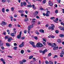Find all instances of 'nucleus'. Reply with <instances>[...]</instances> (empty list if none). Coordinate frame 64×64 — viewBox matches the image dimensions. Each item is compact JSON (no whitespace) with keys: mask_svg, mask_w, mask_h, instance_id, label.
<instances>
[{"mask_svg":"<svg viewBox=\"0 0 64 64\" xmlns=\"http://www.w3.org/2000/svg\"><path fill=\"white\" fill-rule=\"evenodd\" d=\"M36 46L38 47H42L43 46V44L41 43L38 42Z\"/></svg>","mask_w":64,"mask_h":64,"instance_id":"obj_1","label":"nucleus"},{"mask_svg":"<svg viewBox=\"0 0 64 64\" xmlns=\"http://www.w3.org/2000/svg\"><path fill=\"white\" fill-rule=\"evenodd\" d=\"M48 45L50 46H52V47H54V46H56V44L55 43H52V44L50 43H49L48 42Z\"/></svg>","mask_w":64,"mask_h":64,"instance_id":"obj_2","label":"nucleus"},{"mask_svg":"<svg viewBox=\"0 0 64 64\" xmlns=\"http://www.w3.org/2000/svg\"><path fill=\"white\" fill-rule=\"evenodd\" d=\"M35 20H36V19L35 18H33L32 19V25H35V23H36Z\"/></svg>","mask_w":64,"mask_h":64,"instance_id":"obj_3","label":"nucleus"},{"mask_svg":"<svg viewBox=\"0 0 64 64\" xmlns=\"http://www.w3.org/2000/svg\"><path fill=\"white\" fill-rule=\"evenodd\" d=\"M22 34V32L21 31L20 32V34H19L17 36V38L18 39H20L21 37V34Z\"/></svg>","mask_w":64,"mask_h":64,"instance_id":"obj_4","label":"nucleus"},{"mask_svg":"<svg viewBox=\"0 0 64 64\" xmlns=\"http://www.w3.org/2000/svg\"><path fill=\"white\" fill-rule=\"evenodd\" d=\"M24 42H22V44L19 46V47H20V48L24 46Z\"/></svg>","mask_w":64,"mask_h":64,"instance_id":"obj_5","label":"nucleus"},{"mask_svg":"<svg viewBox=\"0 0 64 64\" xmlns=\"http://www.w3.org/2000/svg\"><path fill=\"white\" fill-rule=\"evenodd\" d=\"M48 3L50 6H53V4L52 2L50 1H49L48 2Z\"/></svg>","mask_w":64,"mask_h":64,"instance_id":"obj_6","label":"nucleus"},{"mask_svg":"<svg viewBox=\"0 0 64 64\" xmlns=\"http://www.w3.org/2000/svg\"><path fill=\"white\" fill-rule=\"evenodd\" d=\"M47 52V49H46V50H45L44 51H42V54L44 55L45 54V52Z\"/></svg>","mask_w":64,"mask_h":64,"instance_id":"obj_7","label":"nucleus"},{"mask_svg":"<svg viewBox=\"0 0 64 64\" xmlns=\"http://www.w3.org/2000/svg\"><path fill=\"white\" fill-rule=\"evenodd\" d=\"M6 24H7V23L4 22H3L1 24V25H2V26L3 25H6Z\"/></svg>","mask_w":64,"mask_h":64,"instance_id":"obj_8","label":"nucleus"},{"mask_svg":"<svg viewBox=\"0 0 64 64\" xmlns=\"http://www.w3.org/2000/svg\"><path fill=\"white\" fill-rule=\"evenodd\" d=\"M33 25H32H32L28 26V28H29V29H31V28H33Z\"/></svg>","mask_w":64,"mask_h":64,"instance_id":"obj_9","label":"nucleus"},{"mask_svg":"<svg viewBox=\"0 0 64 64\" xmlns=\"http://www.w3.org/2000/svg\"><path fill=\"white\" fill-rule=\"evenodd\" d=\"M23 5L25 7L26 6V5H27V3H26V2H23Z\"/></svg>","mask_w":64,"mask_h":64,"instance_id":"obj_10","label":"nucleus"},{"mask_svg":"<svg viewBox=\"0 0 64 64\" xmlns=\"http://www.w3.org/2000/svg\"><path fill=\"white\" fill-rule=\"evenodd\" d=\"M64 36V35L63 34H60V37L61 38H63Z\"/></svg>","mask_w":64,"mask_h":64,"instance_id":"obj_11","label":"nucleus"},{"mask_svg":"<svg viewBox=\"0 0 64 64\" xmlns=\"http://www.w3.org/2000/svg\"><path fill=\"white\" fill-rule=\"evenodd\" d=\"M10 35L12 37H14L15 36V34L13 33H12L10 34Z\"/></svg>","mask_w":64,"mask_h":64,"instance_id":"obj_12","label":"nucleus"},{"mask_svg":"<svg viewBox=\"0 0 64 64\" xmlns=\"http://www.w3.org/2000/svg\"><path fill=\"white\" fill-rule=\"evenodd\" d=\"M6 45L7 47H9L10 46V44L8 43H7L6 44Z\"/></svg>","mask_w":64,"mask_h":64,"instance_id":"obj_13","label":"nucleus"},{"mask_svg":"<svg viewBox=\"0 0 64 64\" xmlns=\"http://www.w3.org/2000/svg\"><path fill=\"white\" fill-rule=\"evenodd\" d=\"M40 32H41V33H44V30H40Z\"/></svg>","mask_w":64,"mask_h":64,"instance_id":"obj_14","label":"nucleus"},{"mask_svg":"<svg viewBox=\"0 0 64 64\" xmlns=\"http://www.w3.org/2000/svg\"><path fill=\"white\" fill-rule=\"evenodd\" d=\"M32 6V8H33L34 9H36V7H35V5L34 4H33Z\"/></svg>","mask_w":64,"mask_h":64,"instance_id":"obj_15","label":"nucleus"},{"mask_svg":"<svg viewBox=\"0 0 64 64\" xmlns=\"http://www.w3.org/2000/svg\"><path fill=\"white\" fill-rule=\"evenodd\" d=\"M29 42L30 43V44H31V45H32L34 43V42L31 41L30 42Z\"/></svg>","mask_w":64,"mask_h":64,"instance_id":"obj_16","label":"nucleus"},{"mask_svg":"<svg viewBox=\"0 0 64 64\" xmlns=\"http://www.w3.org/2000/svg\"><path fill=\"white\" fill-rule=\"evenodd\" d=\"M57 42L58 43H61V40L60 39H58L57 40Z\"/></svg>","mask_w":64,"mask_h":64,"instance_id":"obj_17","label":"nucleus"},{"mask_svg":"<svg viewBox=\"0 0 64 64\" xmlns=\"http://www.w3.org/2000/svg\"><path fill=\"white\" fill-rule=\"evenodd\" d=\"M5 8H2V12L3 13H4L5 12Z\"/></svg>","mask_w":64,"mask_h":64,"instance_id":"obj_18","label":"nucleus"},{"mask_svg":"<svg viewBox=\"0 0 64 64\" xmlns=\"http://www.w3.org/2000/svg\"><path fill=\"white\" fill-rule=\"evenodd\" d=\"M38 14V12H35V13L34 14L35 15V16H36Z\"/></svg>","mask_w":64,"mask_h":64,"instance_id":"obj_19","label":"nucleus"},{"mask_svg":"<svg viewBox=\"0 0 64 64\" xmlns=\"http://www.w3.org/2000/svg\"><path fill=\"white\" fill-rule=\"evenodd\" d=\"M31 29H30L29 28H28V32L29 34H30V30Z\"/></svg>","mask_w":64,"mask_h":64,"instance_id":"obj_20","label":"nucleus"},{"mask_svg":"<svg viewBox=\"0 0 64 64\" xmlns=\"http://www.w3.org/2000/svg\"><path fill=\"white\" fill-rule=\"evenodd\" d=\"M18 12L20 13H23L24 12V11L23 10H19Z\"/></svg>","mask_w":64,"mask_h":64,"instance_id":"obj_21","label":"nucleus"},{"mask_svg":"<svg viewBox=\"0 0 64 64\" xmlns=\"http://www.w3.org/2000/svg\"><path fill=\"white\" fill-rule=\"evenodd\" d=\"M32 46L33 47H34V48H36V45L34 44H33Z\"/></svg>","mask_w":64,"mask_h":64,"instance_id":"obj_22","label":"nucleus"},{"mask_svg":"<svg viewBox=\"0 0 64 64\" xmlns=\"http://www.w3.org/2000/svg\"><path fill=\"white\" fill-rule=\"evenodd\" d=\"M22 61L23 63H25L26 62V60H23Z\"/></svg>","mask_w":64,"mask_h":64,"instance_id":"obj_23","label":"nucleus"},{"mask_svg":"<svg viewBox=\"0 0 64 64\" xmlns=\"http://www.w3.org/2000/svg\"><path fill=\"white\" fill-rule=\"evenodd\" d=\"M17 49V47L16 46L13 48V49L14 50H16Z\"/></svg>","mask_w":64,"mask_h":64,"instance_id":"obj_24","label":"nucleus"},{"mask_svg":"<svg viewBox=\"0 0 64 64\" xmlns=\"http://www.w3.org/2000/svg\"><path fill=\"white\" fill-rule=\"evenodd\" d=\"M24 52V51L23 50H22L20 51V53L21 54H23Z\"/></svg>","mask_w":64,"mask_h":64,"instance_id":"obj_25","label":"nucleus"},{"mask_svg":"<svg viewBox=\"0 0 64 64\" xmlns=\"http://www.w3.org/2000/svg\"><path fill=\"white\" fill-rule=\"evenodd\" d=\"M27 6L28 7L31 8L32 7V5H27Z\"/></svg>","mask_w":64,"mask_h":64,"instance_id":"obj_26","label":"nucleus"},{"mask_svg":"<svg viewBox=\"0 0 64 64\" xmlns=\"http://www.w3.org/2000/svg\"><path fill=\"white\" fill-rule=\"evenodd\" d=\"M64 28L63 27H62L61 26L60 27V29L61 30H63Z\"/></svg>","mask_w":64,"mask_h":64,"instance_id":"obj_27","label":"nucleus"},{"mask_svg":"<svg viewBox=\"0 0 64 64\" xmlns=\"http://www.w3.org/2000/svg\"><path fill=\"white\" fill-rule=\"evenodd\" d=\"M28 18H26L24 20V21H28Z\"/></svg>","mask_w":64,"mask_h":64,"instance_id":"obj_28","label":"nucleus"},{"mask_svg":"<svg viewBox=\"0 0 64 64\" xmlns=\"http://www.w3.org/2000/svg\"><path fill=\"white\" fill-rule=\"evenodd\" d=\"M58 56L57 55H55L53 57L54 58H58Z\"/></svg>","mask_w":64,"mask_h":64,"instance_id":"obj_29","label":"nucleus"},{"mask_svg":"<svg viewBox=\"0 0 64 64\" xmlns=\"http://www.w3.org/2000/svg\"><path fill=\"white\" fill-rule=\"evenodd\" d=\"M49 63L50 64H53V62H52L50 60L49 61Z\"/></svg>","mask_w":64,"mask_h":64,"instance_id":"obj_30","label":"nucleus"},{"mask_svg":"<svg viewBox=\"0 0 64 64\" xmlns=\"http://www.w3.org/2000/svg\"><path fill=\"white\" fill-rule=\"evenodd\" d=\"M9 38V37L8 36H6L5 38V39H7Z\"/></svg>","mask_w":64,"mask_h":64,"instance_id":"obj_31","label":"nucleus"},{"mask_svg":"<svg viewBox=\"0 0 64 64\" xmlns=\"http://www.w3.org/2000/svg\"><path fill=\"white\" fill-rule=\"evenodd\" d=\"M46 0H44L42 2V3L44 4L46 3Z\"/></svg>","mask_w":64,"mask_h":64,"instance_id":"obj_32","label":"nucleus"},{"mask_svg":"<svg viewBox=\"0 0 64 64\" xmlns=\"http://www.w3.org/2000/svg\"><path fill=\"white\" fill-rule=\"evenodd\" d=\"M0 60L2 62H3L4 61H5V60L3 59V58H2L0 59Z\"/></svg>","mask_w":64,"mask_h":64,"instance_id":"obj_33","label":"nucleus"},{"mask_svg":"<svg viewBox=\"0 0 64 64\" xmlns=\"http://www.w3.org/2000/svg\"><path fill=\"white\" fill-rule=\"evenodd\" d=\"M33 57V56H31L29 57V59H32Z\"/></svg>","mask_w":64,"mask_h":64,"instance_id":"obj_34","label":"nucleus"},{"mask_svg":"<svg viewBox=\"0 0 64 64\" xmlns=\"http://www.w3.org/2000/svg\"><path fill=\"white\" fill-rule=\"evenodd\" d=\"M55 12L56 14L58 13V10H56L55 11Z\"/></svg>","mask_w":64,"mask_h":64,"instance_id":"obj_35","label":"nucleus"},{"mask_svg":"<svg viewBox=\"0 0 64 64\" xmlns=\"http://www.w3.org/2000/svg\"><path fill=\"white\" fill-rule=\"evenodd\" d=\"M51 55H52V54L51 53H50L48 54V56H51Z\"/></svg>","mask_w":64,"mask_h":64,"instance_id":"obj_36","label":"nucleus"},{"mask_svg":"<svg viewBox=\"0 0 64 64\" xmlns=\"http://www.w3.org/2000/svg\"><path fill=\"white\" fill-rule=\"evenodd\" d=\"M46 64H49V62L47 61H46L45 62Z\"/></svg>","mask_w":64,"mask_h":64,"instance_id":"obj_37","label":"nucleus"},{"mask_svg":"<svg viewBox=\"0 0 64 64\" xmlns=\"http://www.w3.org/2000/svg\"><path fill=\"white\" fill-rule=\"evenodd\" d=\"M46 14H50V12L49 11H47L46 12Z\"/></svg>","mask_w":64,"mask_h":64,"instance_id":"obj_38","label":"nucleus"},{"mask_svg":"<svg viewBox=\"0 0 64 64\" xmlns=\"http://www.w3.org/2000/svg\"><path fill=\"white\" fill-rule=\"evenodd\" d=\"M60 54H63V55H64V52L62 51V52L60 53Z\"/></svg>","mask_w":64,"mask_h":64,"instance_id":"obj_39","label":"nucleus"},{"mask_svg":"<svg viewBox=\"0 0 64 64\" xmlns=\"http://www.w3.org/2000/svg\"><path fill=\"white\" fill-rule=\"evenodd\" d=\"M51 28H52V26H50L48 27V28L49 30H51Z\"/></svg>","mask_w":64,"mask_h":64,"instance_id":"obj_40","label":"nucleus"},{"mask_svg":"<svg viewBox=\"0 0 64 64\" xmlns=\"http://www.w3.org/2000/svg\"><path fill=\"white\" fill-rule=\"evenodd\" d=\"M9 31H10L9 30H7V32H8V34H10V32Z\"/></svg>","mask_w":64,"mask_h":64,"instance_id":"obj_41","label":"nucleus"},{"mask_svg":"<svg viewBox=\"0 0 64 64\" xmlns=\"http://www.w3.org/2000/svg\"><path fill=\"white\" fill-rule=\"evenodd\" d=\"M50 19L52 20H53V19H55V18H54V17H52L50 18Z\"/></svg>","mask_w":64,"mask_h":64,"instance_id":"obj_42","label":"nucleus"},{"mask_svg":"<svg viewBox=\"0 0 64 64\" xmlns=\"http://www.w3.org/2000/svg\"><path fill=\"white\" fill-rule=\"evenodd\" d=\"M51 26H52V27H54V28H55V26L54 24H51Z\"/></svg>","mask_w":64,"mask_h":64,"instance_id":"obj_43","label":"nucleus"},{"mask_svg":"<svg viewBox=\"0 0 64 64\" xmlns=\"http://www.w3.org/2000/svg\"><path fill=\"white\" fill-rule=\"evenodd\" d=\"M46 16H49V14H46Z\"/></svg>","mask_w":64,"mask_h":64,"instance_id":"obj_44","label":"nucleus"},{"mask_svg":"<svg viewBox=\"0 0 64 64\" xmlns=\"http://www.w3.org/2000/svg\"><path fill=\"white\" fill-rule=\"evenodd\" d=\"M36 40H37L38 39V38L37 36H35L34 38Z\"/></svg>","mask_w":64,"mask_h":64,"instance_id":"obj_45","label":"nucleus"},{"mask_svg":"<svg viewBox=\"0 0 64 64\" xmlns=\"http://www.w3.org/2000/svg\"><path fill=\"white\" fill-rule=\"evenodd\" d=\"M23 6V2H22L21 3V6Z\"/></svg>","mask_w":64,"mask_h":64,"instance_id":"obj_46","label":"nucleus"},{"mask_svg":"<svg viewBox=\"0 0 64 64\" xmlns=\"http://www.w3.org/2000/svg\"><path fill=\"white\" fill-rule=\"evenodd\" d=\"M8 26L9 27H12V24H10L8 25Z\"/></svg>","mask_w":64,"mask_h":64,"instance_id":"obj_47","label":"nucleus"},{"mask_svg":"<svg viewBox=\"0 0 64 64\" xmlns=\"http://www.w3.org/2000/svg\"><path fill=\"white\" fill-rule=\"evenodd\" d=\"M36 34H39V32H38L37 31H36Z\"/></svg>","mask_w":64,"mask_h":64,"instance_id":"obj_48","label":"nucleus"},{"mask_svg":"<svg viewBox=\"0 0 64 64\" xmlns=\"http://www.w3.org/2000/svg\"><path fill=\"white\" fill-rule=\"evenodd\" d=\"M25 37L23 36L22 37L21 39H22V40H24V39H25Z\"/></svg>","mask_w":64,"mask_h":64,"instance_id":"obj_49","label":"nucleus"},{"mask_svg":"<svg viewBox=\"0 0 64 64\" xmlns=\"http://www.w3.org/2000/svg\"><path fill=\"white\" fill-rule=\"evenodd\" d=\"M24 16V14H21V16H22V17H23Z\"/></svg>","mask_w":64,"mask_h":64,"instance_id":"obj_50","label":"nucleus"},{"mask_svg":"<svg viewBox=\"0 0 64 64\" xmlns=\"http://www.w3.org/2000/svg\"><path fill=\"white\" fill-rule=\"evenodd\" d=\"M56 33H57V34L58 33V32H59V31L58 30H56L55 31Z\"/></svg>","mask_w":64,"mask_h":64,"instance_id":"obj_51","label":"nucleus"},{"mask_svg":"<svg viewBox=\"0 0 64 64\" xmlns=\"http://www.w3.org/2000/svg\"><path fill=\"white\" fill-rule=\"evenodd\" d=\"M23 62L20 61V64H23Z\"/></svg>","mask_w":64,"mask_h":64,"instance_id":"obj_52","label":"nucleus"},{"mask_svg":"<svg viewBox=\"0 0 64 64\" xmlns=\"http://www.w3.org/2000/svg\"><path fill=\"white\" fill-rule=\"evenodd\" d=\"M0 46H3V44H1L0 43Z\"/></svg>","mask_w":64,"mask_h":64,"instance_id":"obj_53","label":"nucleus"},{"mask_svg":"<svg viewBox=\"0 0 64 64\" xmlns=\"http://www.w3.org/2000/svg\"><path fill=\"white\" fill-rule=\"evenodd\" d=\"M42 40L43 41H45V42H46V40H45V38H43L42 39Z\"/></svg>","mask_w":64,"mask_h":64,"instance_id":"obj_54","label":"nucleus"},{"mask_svg":"<svg viewBox=\"0 0 64 64\" xmlns=\"http://www.w3.org/2000/svg\"><path fill=\"white\" fill-rule=\"evenodd\" d=\"M8 42H11V40L10 38H8Z\"/></svg>","mask_w":64,"mask_h":64,"instance_id":"obj_55","label":"nucleus"},{"mask_svg":"<svg viewBox=\"0 0 64 64\" xmlns=\"http://www.w3.org/2000/svg\"><path fill=\"white\" fill-rule=\"evenodd\" d=\"M56 47L54 46V50H56Z\"/></svg>","mask_w":64,"mask_h":64,"instance_id":"obj_56","label":"nucleus"},{"mask_svg":"<svg viewBox=\"0 0 64 64\" xmlns=\"http://www.w3.org/2000/svg\"><path fill=\"white\" fill-rule=\"evenodd\" d=\"M60 56L61 57H63V55L62 54H61L60 55Z\"/></svg>","mask_w":64,"mask_h":64,"instance_id":"obj_57","label":"nucleus"},{"mask_svg":"<svg viewBox=\"0 0 64 64\" xmlns=\"http://www.w3.org/2000/svg\"><path fill=\"white\" fill-rule=\"evenodd\" d=\"M57 1L58 3H60L61 0H57Z\"/></svg>","mask_w":64,"mask_h":64,"instance_id":"obj_58","label":"nucleus"},{"mask_svg":"<svg viewBox=\"0 0 64 64\" xmlns=\"http://www.w3.org/2000/svg\"><path fill=\"white\" fill-rule=\"evenodd\" d=\"M11 10L12 11L14 10V8L12 7L11 8Z\"/></svg>","mask_w":64,"mask_h":64,"instance_id":"obj_59","label":"nucleus"},{"mask_svg":"<svg viewBox=\"0 0 64 64\" xmlns=\"http://www.w3.org/2000/svg\"><path fill=\"white\" fill-rule=\"evenodd\" d=\"M8 57H9V58H12V57L11 56H8Z\"/></svg>","mask_w":64,"mask_h":64,"instance_id":"obj_60","label":"nucleus"},{"mask_svg":"<svg viewBox=\"0 0 64 64\" xmlns=\"http://www.w3.org/2000/svg\"><path fill=\"white\" fill-rule=\"evenodd\" d=\"M6 1V0H2V2H5Z\"/></svg>","mask_w":64,"mask_h":64,"instance_id":"obj_61","label":"nucleus"},{"mask_svg":"<svg viewBox=\"0 0 64 64\" xmlns=\"http://www.w3.org/2000/svg\"><path fill=\"white\" fill-rule=\"evenodd\" d=\"M6 12H9V9H7L6 10Z\"/></svg>","mask_w":64,"mask_h":64,"instance_id":"obj_62","label":"nucleus"},{"mask_svg":"<svg viewBox=\"0 0 64 64\" xmlns=\"http://www.w3.org/2000/svg\"><path fill=\"white\" fill-rule=\"evenodd\" d=\"M14 46H17V44H16V43H14Z\"/></svg>","mask_w":64,"mask_h":64,"instance_id":"obj_63","label":"nucleus"},{"mask_svg":"<svg viewBox=\"0 0 64 64\" xmlns=\"http://www.w3.org/2000/svg\"><path fill=\"white\" fill-rule=\"evenodd\" d=\"M32 38H34L35 36H34L32 35Z\"/></svg>","mask_w":64,"mask_h":64,"instance_id":"obj_64","label":"nucleus"}]
</instances>
